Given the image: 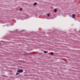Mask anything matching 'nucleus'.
Instances as JSON below:
<instances>
[{
	"instance_id": "nucleus-1",
	"label": "nucleus",
	"mask_w": 80,
	"mask_h": 80,
	"mask_svg": "<svg viewBox=\"0 0 80 80\" xmlns=\"http://www.w3.org/2000/svg\"><path fill=\"white\" fill-rule=\"evenodd\" d=\"M17 72H19V73H22L23 72V69H19L17 71Z\"/></svg>"
},
{
	"instance_id": "nucleus-2",
	"label": "nucleus",
	"mask_w": 80,
	"mask_h": 80,
	"mask_svg": "<svg viewBox=\"0 0 80 80\" xmlns=\"http://www.w3.org/2000/svg\"><path fill=\"white\" fill-rule=\"evenodd\" d=\"M72 18H75V14H72Z\"/></svg>"
},
{
	"instance_id": "nucleus-3",
	"label": "nucleus",
	"mask_w": 80,
	"mask_h": 80,
	"mask_svg": "<svg viewBox=\"0 0 80 80\" xmlns=\"http://www.w3.org/2000/svg\"><path fill=\"white\" fill-rule=\"evenodd\" d=\"M55 13H56V12H57V9H55L54 10V11Z\"/></svg>"
},
{
	"instance_id": "nucleus-4",
	"label": "nucleus",
	"mask_w": 80,
	"mask_h": 80,
	"mask_svg": "<svg viewBox=\"0 0 80 80\" xmlns=\"http://www.w3.org/2000/svg\"><path fill=\"white\" fill-rule=\"evenodd\" d=\"M19 10L20 11H22V10H23V9H22V8H20L19 9Z\"/></svg>"
},
{
	"instance_id": "nucleus-5",
	"label": "nucleus",
	"mask_w": 80,
	"mask_h": 80,
	"mask_svg": "<svg viewBox=\"0 0 80 80\" xmlns=\"http://www.w3.org/2000/svg\"><path fill=\"white\" fill-rule=\"evenodd\" d=\"M53 54H54V53H53V52H51V55H53Z\"/></svg>"
},
{
	"instance_id": "nucleus-6",
	"label": "nucleus",
	"mask_w": 80,
	"mask_h": 80,
	"mask_svg": "<svg viewBox=\"0 0 80 80\" xmlns=\"http://www.w3.org/2000/svg\"><path fill=\"white\" fill-rule=\"evenodd\" d=\"M48 51H44V53H48Z\"/></svg>"
},
{
	"instance_id": "nucleus-7",
	"label": "nucleus",
	"mask_w": 80,
	"mask_h": 80,
	"mask_svg": "<svg viewBox=\"0 0 80 80\" xmlns=\"http://www.w3.org/2000/svg\"><path fill=\"white\" fill-rule=\"evenodd\" d=\"M37 5V3H34V6H35V5Z\"/></svg>"
},
{
	"instance_id": "nucleus-8",
	"label": "nucleus",
	"mask_w": 80,
	"mask_h": 80,
	"mask_svg": "<svg viewBox=\"0 0 80 80\" xmlns=\"http://www.w3.org/2000/svg\"><path fill=\"white\" fill-rule=\"evenodd\" d=\"M19 74H20V73H18V72L16 73V75H19Z\"/></svg>"
},
{
	"instance_id": "nucleus-9",
	"label": "nucleus",
	"mask_w": 80,
	"mask_h": 80,
	"mask_svg": "<svg viewBox=\"0 0 80 80\" xmlns=\"http://www.w3.org/2000/svg\"><path fill=\"white\" fill-rule=\"evenodd\" d=\"M48 17H49V16H50V15L49 14H48Z\"/></svg>"
}]
</instances>
